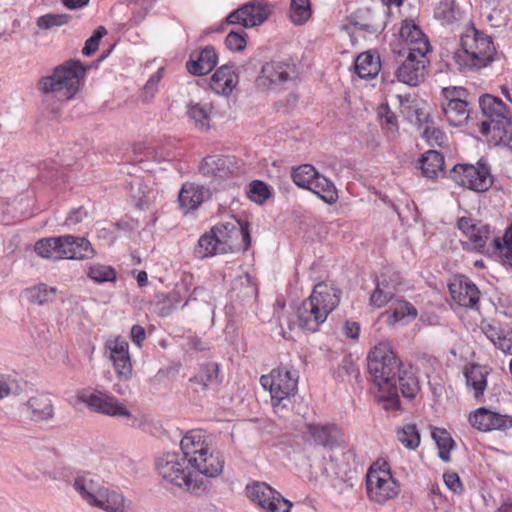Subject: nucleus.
<instances>
[{
  "label": "nucleus",
  "mask_w": 512,
  "mask_h": 512,
  "mask_svg": "<svg viewBox=\"0 0 512 512\" xmlns=\"http://www.w3.org/2000/svg\"><path fill=\"white\" fill-rule=\"evenodd\" d=\"M182 456L199 476L216 477L224 468L220 452L212 447L209 435L201 429L188 431L180 441Z\"/></svg>",
  "instance_id": "obj_2"
},
{
  "label": "nucleus",
  "mask_w": 512,
  "mask_h": 512,
  "mask_svg": "<svg viewBox=\"0 0 512 512\" xmlns=\"http://www.w3.org/2000/svg\"><path fill=\"white\" fill-rule=\"evenodd\" d=\"M74 488L90 505L106 512H130L123 495L106 487H97L96 483L85 477L75 479Z\"/></svg>",
  "instance_id": "obj_10"
},
{
  "label": "nucleus",
  "mask_w": 512,
  "mask_h": 512,
  "mask_svg": "<svg viewBox=\"0 0 512 512\" xmlns=\"http://www.w3.org/2000/svg\"><path fill=\"white\" fill-rule=\"evenodd\" d=\"M432 438L438 446L439 457L445 462L450 461V452L455 446L450 433L443 428H434L432 430Z\"/></svg>",
  "instance_id": "obj_45"
},
{
  "label": "nucleus",
  "mask_w": 512,
  "mask_h": 512,
  "mask_svg": "<svg viewBox=\"0 0 512 512\" xmlns=\"http://www.w3.org/2000/svg\"><path fill=\"white\" fill-rule=\"evenodd\" d=\"M89 0H63V4L68 9H78L86 6Z\"/></svg>",
  "instance_id": "obj_63"
},
{
  "label": "nucleus",
  "mask_w": 512,
  "mask_h": 512,
  "mask_svg": "<svg viewBox=\"0 0 512 512\" xmlns=\"http://www.w3.org/2000/svg\"><path fill=\"white\" fill-rule=\"evenodd\" d=\"M24 293L30 303L45 305L55 299L57 295V288L48 286L45 283H39L35 286L26 288Z\"/></svg>",
  "instance_id": "obj_37"
},
{
  "label": "nucleus",
  "mask_w": 512,
  "mask_h": 512,
  "mask_svg": "<svg viewBox=\"0 0 512 512\" xmlns=\"http://www.w3.org/2000/svg\"><path fill=\"white\" fill-rule=\"evenodd\" d=\"M341 291L327 282L316 284L308 298L296 309V323L306 332H317L339 305Z\"/></svg>",
  "instance_id": "obj_1"
},
{
  "label": "nucleus",
  "mask_w": 512,
  "mask_h": 512,
  "mask_svg": "<svg viewBox=\"0 0 512 512\" xmlns=\"http://www.w3.org/2000/svg\"><path fill=\"white\" fill-rule=\"evenodd\" d=\"M483 331L487 338L495 345L496 340L499 339L504 330H500L492 325H487L483 327Z\"/></svg>",
  "instance_id": "obj_62"
},
{
  "label": "nucleus",
  "mask_w": 512,
  "mask_h": 512,
  "mask_svg": "<svg viewBox=\"0 0 512 512\" xmlns=\"http://www.w3.org/2000/svg\"><path fill=\"white\" fill-rule=\"evenodd\" d=\"M495 347L505 354L512 355V330H504L499 339L496 340Z\"/></svg>",
  "instance_id": "obj_58"
},
{
  "label": "nucleus",
  "mask_w": 512,
  "mask_h": 512,
  "mask_svg": "<svg viewBox=\"0 0 512 512\" xmlns=\"http://www.w3.org/2000/svg\"><path fill=\"white\" fill-rule=\"evenodd\" d=\"M239 83L237 69L232 64L219 67L210 78L209 86L218 95L229 96Z\"/></svg>",
  "instance_id": "obj_25"
},
{
  "label": "nucleus",
  "mask_w": 512,
  "mask_h": 512,
  "mask_svg": "<svg viewBox=\"0 0 512 512\" xmlns=\"http://www.w3.org/2000/svg\"><path fill=\"white\" fill-rule=\"evenodd\" d=\"M270 14L271 8L267 1L254 0L228 14L226 22L241 25L244 28H251L261 25Z\"/></svg>",
  "instance_id": "obj_16"
},
{
  "label": "nucleus",
  "mask_w": 512,
  "mask_h": 512,
  "mask_svg": "<svg viewBox=\"0 0 512 512\" xmlns=\"http://www.w3.org/2000/svg\"><path fill=\"white\" fill-rule=\"evenodd\" d=\"M397 376L402 395L406 398H414L419 391V383L411 367L409 371L402 367Z\"/></svg>",
  "instance_id": "obj_46"
},
{
  "label": "nucleus",
  "mask_w": 512,
  "mask_h": 512,
  "mask_svg": "<svg viewBox=\"0 0 512 512\" xmlns=\"http://www.w3.org/2000/svg\"><path fill=\"white\" fill-rule=\"evenodd\" d=\"M354 68L360 78L373 79L381 69L379 56L370 52L361 53L355 59Z\"/></svg>",
  "instance_id": "obj_32"
},
{
  "label": "nucleus",
  "mask_w": 512,
  "mask_h": 512,
  "mask_svg": "<svg viewBox=\"0 0 512 512\" xmlns=\"http://www.w3.org/2000/svg\"><path fill=\"white\" fill-rule=\"evenodd\" d=\"M193 253L194 256L200 260L217 255H224L216 240L215 234L212 232V228L199 237Z\"/></svg>",
  "instance_id": "obj_33"
},
{
  "label": "nucleus",
  "mask_w": 512,
  "mask_h": 512,
  "mask_svg": "<svg viewBox=\"0 0 512 512\" xmlns=\"http://www.w3.org/2000/svg\"><path fill=\"white\" fill-rule=\"evenodd\" d=\"M344 334L351 339H358L360 333V325L355 321H346L344 324Z\"/></svg>",
  "instance_id": "obj_61"
},
{
  "label": "nucleus",
  "mask_w": 512,
  "mask_h": 512,
  "mask_svg": "<svg viewBox=\"0 0 512 512\" xmlns=\"http://www.w3.org/2000/svg\"><path fill=\"white\" fill-rule=\"evenodd\" d=\"M449 293L458 306L463 308H478L480 291L478 287L466 276L457 275L448 285Z\"/></svg>",
  "instance_id": "obj_21"
},
{
  "label": "nucleus",
  "mask_w": 512,
  "mask_h": 512,
  "mask_svg": "<svg viewBox=\"0 0 512 512\" xmlns=\"http://www.w3.org/2000/svg\"><path fill=\"white\" fill-rule=\"evenodd\" d=\"M397 440L408 450H416L421 443V435L416 424H404L396 430Z\"/></svg>",
  "instance_id": "obj_39"
},
{
  "label": "nucleus",
  "mask_w": 512,
  "mask_h": 512,
  "mask_svg": "<svg viewBox=\"0 0 512 512\" xmlns=\"http://www.w3.org/2000/svg\"><path fill=\"white\" fill-rule=\"evenodd\" d=\"M400 493V484L394 478L390 465L378 459L366 473V494L371 502L386 504Z\"/></svg>",
  "instance_id": "obj_8"
},
{
  "label": "nucleus",
  "mask_w": 512,
  "mask_h": 512,
  "mask_svg": "<svg viewBox=\"0 0 512 512\" xmlns=\"http://www.w3.org/2000/svg\"><path fill=\"white\" fill-rule=\"evenodd\" d=\"M87 215L88 213L83 207L74 208L66 217L65 225L68 227H74L81 223L87 217Z\"/></svg>",
  "instance_id": "obj_59"
},
{
  "label": "nucleus",
  "mask_w": 512,
  "mask_h": 512,
  "mask_svg": "<svg viewBox=\"0 0 512 512\" xmlns=\"http://www.w3.org/2000/svg\"><path fill=\"white\" fill-rule=\"evenodd\" d=\"M443 481L446 487L455 494H462L464 491L463 483L456 472H446L443 474Z\"/></svg>",
  "instance_id": "obj_56"
},
{
  "label": "nucleus",
  "mask_w": 512,
  "mask_h": 512,
  "mask_svg": "<svg viewBox=\"0 0 512 512\" xmlns=\"http://www.w3.org/2000/svg\"><path fill=\"white\" fill-rule=\"evenodd\" d=\"M204 187L195 183L186 182L178 195V202L180 208L184 213L196 210L204 201Z\"/></svg>",
  "instance_id": "obj_27"
},
{
  "label": "nucleus",
  "mask_w": 512,
  "mask_h": 512,
  "mask_svg": "<svg viewBox=\"0 0 512 512\" xmlns=\"http://www.w3.org/2000/svg\"><path fill=\"white\" fill-rule=\"evenodd\" d=\"M400 45L402 48L397 51L399 55H405L408 52L428 54L431 45L427 36L418 25L411 20H404L399 32Z\"/></svg>",
  "instance_id": "obj_20"
},
{
  "label": "nucleus",
  "mask_w": 512,
  "mask_h": 512,
  "mask_svg": "<svg viewBox=\"0 0 512 512\" xmlns=\"http://www.w3.org/2000/svg\"><path fill=\"white\" fill-rule=\"evenodd\" d=\"M236 169L233 157L225 155H209L199 165V173L211 180L230 178Z\"/></svg>",
  "instance_id": "obj_23"
},
{
  "label": "nucleus",
  "mask_w": 512,
  "mask_h": 512,
  "mask_svg": "<svg viewBox=\"0 0 512 512\" xmlns=\"http://www.w3.org/2000/svg\"><path fill=\"white\" fill-rule=\"evenodd\" d=\"M211 228L224 255L246 251L250 247L251 237L247 221L231 218Z\"/></svg>",
  "instance_id": "obj_11"
},
{
  "label": "nucleus",
  "mask_w": 512,
  "mask_h": 512,
  "mask_svg": "<svg viewBox=\"0 0 512 512\" xmlns=\"http://www.w3.org/2000/svg\"><path fill=\"white\" fill-rule=\"evenodd\" d=\"M106 33L107 31L105 27L99 26L94 31L93 35L86 40L82 53L86 56L94 54L99 48L100 40L106 35Z\"/></svg>",
  "instance_id": "obj_53"
},
{
  "label": "nucleus",
  "mask_w": 512,
  "mask_h": 512,
  "mask_svg": "<svg viewBox=\"0 0 512 512\" xmlns=\"http://www.w3.org/2000/svg\"><path fill=\"white\" fill-rule=\"evenodd\" d=\"M260 384L270 392L271 404L275 414L286 417L292 409L291 397L297 392L298 374L284 366L274 368L262 375Z\"/></svg>",
  "instance_id": "obj_7"
},
{
  "label": "nucleus",
  "mask_w": 512,
  "mask_h": 512,
  "mask_svg": "<svg viewBox=\"0 0 512 512\" xmlns=\"http://www.w3.org/2000/svg\"><path fill=\"white\" fill-rule=\"evenodd\" d=\"M394 288H390L386 282L385 276L377 281L376 287L370 295V305L374 308H382L390 302L394 296Z\"/></svg>",
  "instance_id": "obj_41"
},
{
  "label": "nucleus",
  "mask_w": 512,
  "mask_h": 512,
  "mask_svg": "<svg viewBox=\"0 0 512 512\" xmlns=\"http://www.w3.org/2000/svg\"><path fill=\"white\" fill-rule=\"evenodd\" d=\"M187 113L198 129L207 130L210 127L211 107L208 104L191 103Z\"/></svg>",
  "instance_id": "obj_43"
},
{
  "label": "nucleus",
  "mask_w": 512,
  "mask_h": 512,
  "mask_svg": "<svg viewBox=\"0 0 512 512\" xmlns=\"http://www.w3.org/2000/svg\"><path fill=\"white\" fill-rule=\"evenodd\" d=\"M430 494L435 497L433 499L434 503H436V501H438V503L440 504L442 501L445 500V497L443 496V494L441 492V489H440L439 485H437V484H432L431 485V487H430Z\"/></svg>",
  "instance_id": "obj_64"
},
{
  "label": "nucleus",
  "mask_w": 512,
  "mask_h": 512,
  "mask_svg": "<svg viewBox=\"0 0 512 512\" xmlns=\"http://www.w3.org/2000/svg\"><path fill=\"white\" fill-rule=\"evenodd\" d=\"M319 175V172L311 164H302L292 172V180L298 187L307 189L309 184Z\"/></svg>",
  "instance_id": "obj_47"
},
{
  "label": "nucleus",
  "mask_w": 512,
  "mask_h": 512,
  "mask_svg": "<svg viewBox=\"0 0 512 512\" xmlns=\"http://www.w3.org/2000/svg\"><path fill=\"white\" fill-rule=\"evenodd\" d=\"M463 374L466 385L472 391L474 398L481 400L487 388V376L489 375L487 367L469 363L464 366Z\"/></svg>",
  "instance_id": "obj_26"
},
{
  "label": "nucleus",
  "mask_w": 512,
  "mask_h": 512,
  "mask_svg": "<svg viewBox=\"0 0 512 512\" xmlns=\"http://www.w3.org/2000/svg\"><path fill=\"white\" fill-rule=\"evenodd\" d=\"M306 190L317 195L323 202L332 205L338 201V191L334 183L320 174L309 184Z\"/></svg>",
  "instance_id": "obj_31"
},
{
  "label": "nucleus",
  "mask_w": 512,
  "mask_h": 512,
  "mask_svg": "<svg viewBox=\"0 0 512 512\" xmlns=\"http://www.w3.org/2000/svg\"><path fill=\"white\" fill-rule=\"evenodd\" d=\"M312 16L310 0H291L289 19L294 25H304Z\"/></svg>",
  "instance_id": "obj_40"
},
{
  "label": "nucleus",
  "mask_w": 512,
  "mask_h": 512,
  "mask_svg": "<svg viewBox=\"0 0 512 512\" xmlns=\"http://www.w3.org/2000/svg\"><path fill=\"white\" fill-rule=\"evenodd\" d=\"M442 108L445 118L452 126H462L469 119L467 101L443 103Z\"/></svg>",
  "instance_id": "obj_36"
},
{
  "label": "nucleus",
  "mask_w": 512,
  "mask_h": 512,
  "mask_svg": "<svg viewBox=\"0 0 512 512\" xmlns=\"http://www.w3.org/2000/svg\"><path fill=\"white\" fill-rule=\"evenodd\" d=\"M70 16L67 14H45L38 18L37 25L41 29H49L53 26H62L69 22Z\"/></svg>",
  "instance_id": "obj_51"
},
{
  "label": "nucleus",
  "mask_w": 512,
  "mask_h": 512,
  "mask_svg": "<svg viewBox=\"0 0 512 512\" xmlns=\"http://www.w3.org/2000/svg\"><path fill=\"white\" fill-rule=\"evenodd\" d=\"M469 424L479 432L506 431L512 428V417L487 407H479L468 414Z\"/></svg>",
  "instance_id": "obj_17"
},
{
  "label": "nucleus",
  "mask_w": 512,
  "mask_h": 512,
  "mask_svg": "<svg viewBox=\"0 0 512 512\" xmlns=\"http://www.w3.org/2000/svg\"><path fill=\"white\" fill-rule=\"evenodd\" d=\"M308 433L315 443L332 448L342 441V433L335 425H308Z\"/></svg>",
  "instance_id": "obj_28"
},
{
  "label": "nucleus",
  "mask_w": 512,
  "mask_h": 512,
  "mask_svg": "<svg viewBox=\"0 0 512 512\" xmlns=\"http://www.w3.org/2000/svg\"><path fill=\"white\" fill-rule=\"evenodd\" d=\"M250 193L251 199L259 203L264 202L270 196L268 186L259 180L252 181L250 184Z\"/></svg>",
  "instance_id": "obj_55"
},
{
  "label": "nucleus",
  "mask_w": 512,
  "mask_h": 512,
  "mask_svg": "<svg viewBox=\"0 0 512 512\" xmlns=\"http://www.w3.org/2000/svg\"><path fill=\"white\" fill-rule=\"evenodd\" d=\"M494 252L501 258L504 265L512 267V245L502 242L500 237L492 241Z\"/></svg>",
  "instance_id": "obj_52"
},
{
  "label": "nucleus",
  "mask_w": 512,
  "mask_h": 512,
  "mask_svg": "<svg viewBox=\"0 0 512 512\" xmlns=\"http://www.w3.org/2000/svg\"><path fill=\"white\" fill-rule=\"evenodd\" d=\"M26 405L32 410V416L36 420H48L53 417V406L47 397H32Z\"/></svg>",
  "instance_id": "obj_44"
},
{
  "label": "nucleus",
  "mask_w": 512,
  "mask_h": 512,
  "mask_svg": "<svg viewBox=\"0 0 512 512\" xmlns=\"http://www.w3.org/2000/svg\"><path fill=\"white\" fill-rule=\"evenodd\" d=\"M422 137L430 146L442 147L447 140L445 133L433 123L425 126Z\"/></svg>",
  "instance_id": "obj_49"
},
{
  "label": "nucleus",
  "mask_w": 512,
  "mask_h": 512,
  "mask_svg": "<svg viewBox=\"0 0 512 512\" xmlns=\"http://www.w3.org/2000/svg\"><path fill=\"white\" fill-rule=\"evenodd\" d=\"M77 399L86 404L92 411L108 416L130 417V411L119 400L106 392H78Z\"/></svg>",
  "instance_id": "obj_15"
},
{
  "label": "nucleus",
  "mask_w": 512,
  "mask_h": 512,
  "mask_svg": "<svg viewBox=\"0 0 512 512\" xmlns=\"http://www.w3.org/2000/svg\"><path fill=\"white\" fill-rule=\"evenodd\" d=\"M34 251L39 257L53 261L85 260L96 254L87 238L70 234L42 238L35 243Z\"/></svg>",
  "instance_id": "obj_5"
},
{
  "label": "nucleus",
  "mask_w": 512,
  "mask_h": 512,
  "mask_svg": "<svg viewBox=\"0 0 512 512\" xmlns=\"http://www.w3.org/2000/svg\"><path fill=\"white\" fill-rule=\"evenodd\" d=\"M226 47L233 52H240L247 45V34L244 31H230L225 38Z\"/></svg>",
  "instance_id": "obj_50"
},
{
  "label": "nucleus",
  "mask_w": 512,
  "mask_h": 512,
  "mask_svg": "<svg viewBox=\"0 0 512 512\" xmlns=\"http://www.w3.org/2000/svg\"><path fill=\"white\" fill-rule=\"evenodd\" d=\"M155 467L163 480L185 491L201 495L207 490L204 478L190 467L180 453H164L156 459Z\"/></svg>",
  "instance_id": "obj_3"
},
{
  "label": "nucleus",
  "mask_w": 512,
  "mask_h": 512,
  "mask_svg": "<svg viewBox=\"0 0 512 512\" xmlns=\"http://www.w3.org/2000/svg\"><path fill=\"white\" fill-rule=\"evenodd\" d=\"M381 126L383 129L388 132L395 133L398 131V122L396 115L389 109L388 106L385 107V111L381 113Z\"/></svg>",
  "instance_id": "obj_57"
},
{
  "label": "nucleus",
  "mask_w": 512,
  "mask_h": 512,
  "mask_svg": "<svg viewBox=\"0 0 512 512\" xmlns=\"http://www.w3.org/2000/svg\"><path fill=\"white\" fill-rule=\"evenodd\" d=\"M404 56L405 60L398 67L396 77L404 84L417 86L424 81L427 74V54L408 52Z\"/></svg>",
  "instance_id": "obj_19"
},
{
  "label": "nucleus",
  "mask_w": 512,
  "mask_h": 512,
  "mask_svg": "<svg viewBox=\"0 0 512 512\" xmlns=\"http://www.w3.org/2000/svg\"><path fill=\"white\" fill-rule=\"evenodd\" d=\"M218 56L212 46H206L201 50L197 60L187 62V69L193 75H205L216 66Z\"/></svg>",
  "instance_id": "obj_30"
},
{
  "label": "nucleus",
  "mask_w": 512,
  "mask_h": 512,
  "mask_svg": "<svg viewBox=\"0 0 512 512\" xmlns=\"http://www.w3.org/2000/svg\"><path fill=\"white\" fill-rule=\"evenodd\" d=\"M496 49L491 36L473 28L461 37L454 60L462 70L477 71L490 65Z\"/></svg>",
  "instance_id": "obj_6"
},
{
  "label": "nucleus",
  "mask_w": 512,
  "mask_h": 512,
  "mask_svg": "<svg viewBox=\"0 0 512 512\" xmlns=\"http://www.w3.org/2000/svg\"><path fill=\"white\" fill-rule=\"evenodd\" d=\"M130 337L135 345L141 347L142 342L146 338L145 329L140 325H133L130 331Z\"/></svg>",
  "instance_id": "obj_60"
},
{
  "label": "nucleus",
  "mask_w": 512,
  "mask_h": 512,
  "mask_svg": "<svg viewBox=\"0 0 512 512\" xmlns=\"http://www.w3.org/2000/svg\"><path fill=\"white\" fill-rule=\"evenodd\" d=\"M297 75L296 66L283 61H270L262 66L259 82L267 86L282 85Z\"/></svg>",
  "instance_id": "obj_24"
},
{
  "label": "nucleus",
  "mask_w": 512,
  "mask_h": 512,
  "mask_svg": "<svg viewBox=\"0 0 512 512\" xmlns=\"http://www.w3.org/2000/svg\"><path fill=\"white\" fill-rule=\"evenodd\" d=\"M219 366L216 363H206L199 367L196 375L189 379L195 392L206 391L210 386L218 383Z\"/></svg>",
  "instance_id": "obj_29"
},
{
  "label": "nucleus",
  "mask_w": 512,
  "mask_h": 512,
  "mask_svg": "<svg viewBox=\"0 0 512 512\" xmlns=\"http://www.w3.org/2000/svg\"><path fill=\"white\" fill-rule=\"evenodd\" d=\"M401 369L402 364L388 343L377 344L368 354V370L376 387L395 384Z\"/></svg>",
  "instance_id": "obj_9"
},
{
  "label": "nucleus",
  "mask_w": 512,
  "mask_h": 512,
  "mask_svg": "<svg viewBox=\"0 0 512 512\" xmlns=\"http://www.w3.org/2000/svg\"><path fill=\"white\" fill-rule=\"evenodd\" d=\"M375 398L386 411H396L400 408V399L397 393L396 383L388 384L387 386H377Z\"/></svg>",
  "instance_id": "obj_38"
},
{
  "label": "nucleus",
  "mask_w": 512,
  "mask_h": 512,
  "mask_svg": "<svg viewBox=\"0 0 512 512\" xmlns=\"http://www.w3.org/2000/svg\"><path fill=\"white\" fill-rule=\"evenodd\" d=\"M457 228L468 239L472 249L483 252L484 248L491 238V228L471 217H460L457 220Z\"/></svg>",
  "instance_id": "obj_22"
},
{
  "label": "nucleus",
  "mask_w": 512,
  "mask_h": 512,
  "mask_svg": "<svg viewBox=\"0 0 512 512\" xmlns=\"http://www.w3.org/2000/svg\"><path fill=\"white\" fill-rule=\"evenodd\" d=\"M490 133L496 144H502L512 150V119L506 120L498 126H493Z\"/></svg>",
  "instance_id": "obj_48"
},
{
  "label": "nucleus",
  "mask_w": 512,
  "mask_h": 512,
  "mask_svg": "<svg viewBox=\"0 0 512 512\" xmlns=\"http://www.w3.org/2000/svg\"><path fill=\"white\" fill-rule=\"evenodd\" d=\"M419 164L423 176L434 179L443 173L445 161L441 153L429 150L419 159Z\"/></svg>",
  "instance_id": "obj_35"
},
{
  "label": "nucleus",
  "mask_w": 512,
  "mask_h": 512,
  "mask_svg": "<svg viewBox=\"0 0 512 512\" xmlns=\"http://www.w3.org/2000/svg\"><path fill=\"white\" fill-rule=\"evenodd\" d=\"M248 499L265 512H289L291 502L265 482L254 481L245 487Z\"/></svg>",
  "instance_id": "obj_14"
},
{
  "label": "nucleus",
  "mask_w": 512,
  "mask_h": 512,
  "mask_svg": "<svg viewBox=\"0 0 512 512\" xmlns=\"http://www.w3.org/2000/svg\"><path fill=\"white\" fill-rule=\"evenodd\" d=\"M104 356L111 361L116 377L128 381L133 376V362L128 341L120 336H110L104 343Z\"/></svg>",
  "instance_id": "obj_12"
},
{
  "label": "nucleus",
  "mask_w": 512,
  "mask_h": 512,
  "mask_svg": "<svg viewBox=\"0 0 512 512\" xmlns=\"http://www.w3.org/2000/svg\"><path fill=\"white\" fill-rule=\"evenodd\" d=\"M479 106L482 113L490 119L479 124V132L487 136L493 126H498L504 121L511 119L509 107L498 97L491 94H484L479 99Z\"/></svg>",
  "instance_id": "obj_18"
},
{
  "label": "nucleus",
  "mask_w": 512,
  "mask_h": 512,
  "mask_svg": "<svg viewBox=\"0 0 512 512\" xmlns=\"http://www.w3.org/2000/svg\"><path fill=\"white\" fill-rule=\"evenodd\" d=\"M86 75L85 66L78 60H69L54 68L51 75L42 77L38 89L60 101H69L78 93Z\"/></svg>",
  "instance_id": "obj_4"
},
{
  "label": "nucleus",
  "mask_w": 512,
  "mask_h": 512,
  "mask_svg": "<svg viewBox=\"0 0 512 512\" xmlns=\"http://www.w3.org/2000/svg\"><path fill=\"white\" fill-rule=\"evenodd\" d=\"M444 103H453L457 101H467L468 91L463 87H445L442 89Z\"/></svg>",
  "instance_id": "obj_54"
},
{
  "label": "nucleus",
  "mask_w": 512,
  "mask_h": 512,
  "mask_svg": "<svg viewBox=\"0 0 512 512\" xmlns=\"http://www.w3.org/2000/svg\"><path fill=\"white\" fill-rule=\"evenodd\" d=\"M87 277L97 284L114 283L117 279V272L110 265L94 263L88 267Z\"/></svg>",
  "instance_id": "obj_42"
},
{
  "label": "nucleus",
  "mask_w": 512,
  "mask_h": 512,
  "mask_svg": "<svg viewBox=\"0 0 512 512\" xmlns=\"http://www.w3.org/2000/svg\"><path fill=\"white\" fill-rule=\"evenodd\" d=\"M387 315V323L394 326L400 321L410 322L417 318V309L408 301L398 299L393 305L391 311L385 313Z\"/></svg>",
  "instance_id": "obj_34"
},
{
  "label": "nucleus",
  "mask_w": 512,
  "mask_h": 512,
  "mask_svg": "<svg viewBox=\"0 0 512 512\" xmlns=\"http://www.w3.org/2000/svg\"><path fill=\"white\" fill-rule=\"evenodd\" d=\"M452 180L459 186L477 192L487 191L493 184L490 169L486 164H457L450 172Z\"/></svg>",
  "instance_id": "obj_13"
}]
</instances>
